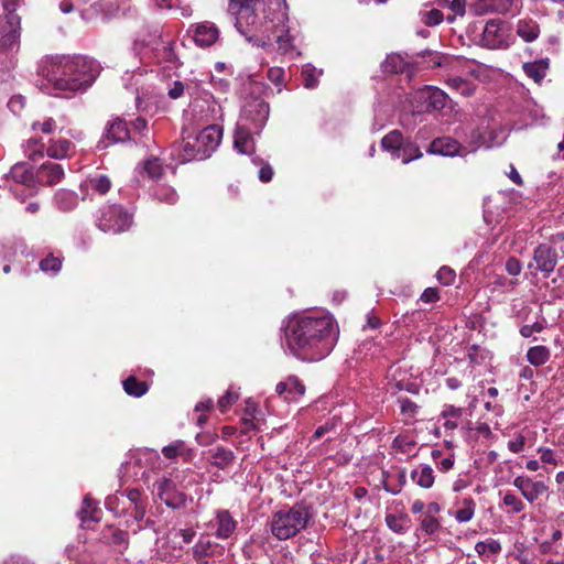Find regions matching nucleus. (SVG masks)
<instances>
[{
	"instance_id": "a19ab883",
	"label": "nucleus",
	"mask_w": 564,
	"mask_h": 564,
	"mask_svg": "<svg viewBox=\"0 0 564 564\" xmlns=\"http://www.w3.org/2000/svg\"><path fill=\"white\" fill-rule=\"evenodd\" d=\"M527 360L534 367L546 364L551 357L550 349L546 346L538 345L530 347L527 351Z\"/></svg>"
},
{
	"instance_id": "c9c22d12",
	"label": "nucleus",
	"mask_w": 564,
	"mask_h": 564,
	"mask_svg": "<svg viewBox=\"0 0 564 564\" xmlns=\"http://www.w3.org/2000/svg\"><path fill=\"white\" fill-rule=\"evenodd\" d=\"M517 34L524 42H533L539 37L540 26L533 19H521L517 24Z\"/></svg>"
},
{
	"instance_id": "393cba45",
	"label": "nucleus",
	"mask_w": 564,
	"mask_h": 564,
	"mask_svg": "<svg viewBox=\"0 0 564 564\" xmlns=\"http://www.w3.org/2000/svg\"><path fill=\"white\" fill-rule=\"evenodd\" d=\"M476 511V501L473 497L466 496L456 498L453 502V507L448 510V516L453 517L458 523L469 522Z\"/></svg>"
},
{
	"instance_id": "1a4fd4ad",
	"label": "nucleus",
	"mask_w": 564,
	"mask_h": 564,
	"mask_svg": "<svg viewBox=\"0 0 564 564\" xmlns=\"http://www.w3.org/2000/svg\"><path fill=\"white\" fill-rule=\"evenodd\" d=\"M95 225L105 234L119 235L133 225V213L120 204H107L97 210Z\"/></svg>"
},
{
	"instance_id": "338daca9",
	"label": "nucleus",
	"mask_w": 564,
	"mask_h": 564,
	"mask_svg": "<svg viewBox=\"0 0 564 564\" xmlns=\"http://www.w3.org/2000/svg\"><path fill=\"white\" fill-rule=\"evenodd\" d=\"M398 403L403 415L409 417H413L415 415L417 405L413 401L408 398H399Z\"/></svg>"
},
{
	"instance_id": "3c124183",
	"label": "nucleus",
	"mask_w": 564,
	"mask_h": 564,
	"mask_svg": "<svg viewBox=\"0 0 564 564\" xmlns=\"http://www.w3.org/2000/svg\"><path fill=\"white\" fill-rule=\"evenodd\" d=\"M86 187L99 193L100 195H105L110 189L111 182L108 176L100 174L89 178L86 182Z\"/></svg>"
},
{
	"instance_id": "680f3d73",
	"label": "nucleus",
	"mask_w": 564,
	"mask_h": 564,
	"mask_svg": "<svg viewBox=\"0 0 564 564\" xmlns=\"http://www.w3.org/2000/svg\"><path fill=\"white\" fill-rule=\"evenodd\" d=\"M502 502L505 506L509 507L510 511L513 513H520L524 510V503L522 500L511 492H507L503 496Z\"/></svg>"
},
{
	"instance_id": "c03bdc74",
	"label": "nucleus",
	"mask_w": 564,
	"mask_h": 564,
	"mask_svg": "<svg viewBox=\"0 0 564 564\" xmlns=\"http://www.w3.org/2000/svg\"><path fill=\"white\" fill-rule=\"evenodd\" d=\"M442 415L445 419L444 427L454 431L458 426V421L463 415V409L454 405H445Z\"/></svg>"
},
{
	"instance_id": "72a5a7b5",
	"label": "nucleus",
	"mask_w": 564,
	"mask_h": 564,
	"mask_svg": "<svg viewBox=\"0 0 564 564\" xmlns=\"http://www.w3.org/2000/svg\"><path fill=\"white\" fill-rule=\"evenodd\" d=\"M404 140L399 130H393L382 138L381 147L390 152L392 159L397 160L401 158V147Z\"/></svg>"
},
{
	"instance_id": "37998d69",
	"label": "nucleus",
	"mask_w": 564,
	"mask_h": 564,
	"mask_svg": "<svg viewBox=\"0 0 564 564\" xmlns=\"http://www.w3.org/2000/svg\"><path fill=\"white\" fill-rule=\"evenodd\" d=\"M153 196L158 200L170 205L175 204L178 199L176 191L173 187L165 184H156L155 187L153 188Z\"/></svg>"
},
{
	"instance_id": "6e6552de",
	"label": "nucleus",
	"mask_w": 564,
	"mask_h": 564,
	"mask_svg": "<svg viewBox=\"0 0 564 564\" xmlns=\"http://www.w3.org/2000/svg\"><path fill=\"white\" fill-rule=\"evenodd\" d=\"M105 506L116 517L130 513L133 520L139 523L145 517L148 498L140 489L131 488L126 492L109 495L105 500Z\"/></svg>"
},
{
	"instance_id": "f03ea898",
	"label": "nucleus",
	"mask_w": 564,
	"mask_h": 564,
	"mask_svg": "<svg viewBox=\"0 0 564 564\" xmlns=\"http://www.w3.org/2000/svg\"><path fill=\"white\" fill-rule=\"evenodd\" d=\"M339 335L335 318L324 311L291 316L284 326V343L296 358L318 361L334 349Z\"/></svg>"
},
{
	"instance_id": "69168bd1",
	"label": "nucleus",
	"mask_w": 564,
	"mask_h": 564,
	"mask_svg": "<svg viewBox=\"0 0 564 564\" xmlns=\"http://www.w3.org/2000/svg\"><path fill=\"white\" fill-rule=\"evenodd\" d=\"M238 393L232 391V390H228L223 397L219 398L218 400V408L221 412H226L229 406L235 403L237 400H238Z\"/></svg>"
},
{
	"instance_id": "a878e982",
	"label": "nucleus",
	"mask_w": 564,
	"mask_h": 564,
	"mask_svg": "<svg viewBox=\"0 0 564 564\" xmlns=\"http://www.w3.org/2000/svg\"><path fill=\"white\" fill-rule=\"evenodd\" d=\"M99 540L120 553L127 550L129 544L128 533L112 524L101 530Z\"/></svg>"
},
{
	"instance_id": "052dcab7",
	"label": "nucleus",
	"mask_w": 564,
	"mask_h": 564,
	"mask_svg": "<svg viewBox=\"0 0 564 564\" xmlns=\"http://www.w3.org/2000/svg\"><path fill=\"white\" fill-rule=\"evenodd\" d=\"M252 163L254 165H260V170H259V180L263 183H268L272 180L273 177V170L271 167L270 164L268 163H264L263 160L259 156H253L252 158Z\"/></svg>"
},
{
	"instance_id": "4c0bfd02",
	"label": "nucleus",
	"mask_w": 564,
	"mask_h": 564,
	"mask_svg": "<svg viewBox=\"0 0 564 564\" xmlns=\"http://www.w3.org/2000/svg\"><path fill=\"white\" fill-rule=\"evenodd\" d=\"M24 155L31 161H39L44 158L46 153L45 144L40 138H30L23 145Z\"/></svg>"
},
{
	"instance_id": "b1692460",
	"label": "nucleus",
	"mask_w": 564,
	"mask_h": 564,
	"mask_svg": "<svg viewBox=\"0 0 564 564\" xmlns=\"http://www.w3.org/2000/svg\"><path fill=\"white\" fill-rule=\"evenodd\" d=\"M189 31L195 44L200 47L212 46L219 37L218 28L209 21L192 25Z\"/></svg>"
},
{
	"instance_id": "ddd939ff",
	"label": "nucleus",
	"mask_w": 564,
	"mask_h": 564,
	"mask_svg": "<svg viewBox=\"0 0 564 564\" xmlns=\"http://www.w3.org/2000/svg\"><path fill=\"white\" fill-rule=\"evenodd\" d=\"M160 46L163 48V57L171 62L175 55L170 41H162L161 33L158 28L144 26L138 32L133 40V50L139 51L144 47H150L152 51H159Z\"/></svg>"
},
{
	"instance_id": "6ab92c4d",
	"label": "nucleus",
	"mask_w": 564,
	"mask_h": 564,
	"mask_svg": "<svg viewBox=\"0 0 564 564\" xmlns=\"http://www.w3.org/2000/svg\"><path fill=\"white\" fill-rule=\"evenodd\" d=\"M129 138L130 131L126 121L116 119L107 126L104 135L98 141L97 148L100 150L107 149L109 145L124 142L129 140Z\"/></svg>"
},
{
	"instance_id": "a18cd8bd",
	"label": "nucleus",
	"mask_w": 564,
	"mask_h": 564,
	"mask_svg": "<svg viewBox=\"0 0 564 564\" xmlns=\"http://www.w3.org/2000/svg\"><path fill=\"white\" fill-rule=\"evenodd\" d=\"M446 84L451 89L458 91L463 96H470L475 91L474 84L459 76L449 77Z\"/></svg>"
},
{
	"instance_id": "f8f14e48",
	"label": "nucleus",
	"mask_w": 564,
	"mask_h": 564,
	"mask_svg": "<svg viewBox=\"0 0 564 564\" xmlns=\"http://www.w3.org/2000/svg\"><path fill=\"white\" fill-rule=\"evenodd\" d=\"M153 495L169 508L180 509L186 505L187 496L169 477H160L153 484Z\"/></svg>"
},
{
	"instance_id": "473e14b6",
	"label": "nucleus",
	"mask_w": 564,
	"mask_h": 564,
	"mask_svg": "<svg viewBox=\"0 0 564 564\" xmlns=\"http://www.w3.org/2000/svg\"><path fill=\"white\" fill-rule=\"evenodd\" d=\"M196 535L194 528H173L167 534L169 542L174 549H183L185 544H189Z\"/></svg>"
},
{
	"instance_id": "58836bf2",
	"label": "nucleus",
	"mask_w": 564,
	"mask_h": 564,
	"mask_svg": "<svg viewBox=\"0 0 564 564\" xmlns=\"http://www.w3.org/2000/svg\"><path fill=\"white\" fill-rule=\"evenodd\" d=\"M209 453L213 458V465L219 469H226L235 459L234 452L223 446H216Z\"/></svg>"
},
{
	"instance_id": "c85d7f7f",
	"label": "nucleus",
	"mask_w": 564,
	"mask_h": 564,
	"mask_svg": "<svg viewBox=\"0 0 564 564\" xmlns=\"http://www.w3.org/2000/svg\"><path fill=\"white\" fill-rule=\"evenodd\" d=\"M75 153V144L65 137L52 138L46 147V155L54 160H63Z\"/></svg>"
},
{
	"instance_id": "aec40b11",
	"label": "nucleus",
	"mask_w": 564,
	"mask_h": 564,
	"mask_svg": "<svg viewBox=\"0 0 564 564\" xmlns=\"http://www.w3.org/2000/svg\"><path fill=\"white\" fill-rule=\"evenodd\" d=\"M414 59L408 54L391 53L381 63V69L390 74H406L409 77L413 74Z\"/></svg>"
},
{
	"instance_id": "49530a36",
	"label": "nucleus",
	"mask_w": 564,
	"mask_h": 564,
	"mask_svg": "<svg viewBox=\"0 0 564 564\" xmlns=\"http://www.w3.org/2000/svg\"><path fill=\"white\" fill-rule=\"evenodd\" d=\"M56 207L62 212H70L77 205V196L73 192L61 191L55 195Z\"/></svg>"
},
{
	"instance_id": "4be33fe9",
	"label": "nucleus",
	"mask_w": 564,
	"mask_h": 564,
	"mask_svg": "<svg viewBox=\"0 0 564 564\" xmlns=\"http://www.w3.org/2000/svg\"><path fill=\"white\" fill-rule=\"evenodd\" d=\"M4 180L33 188L36 185V171L25 162H18L4 175Z\"/></svg>"
},
{
	"instance_id": "f704fd0d",
	"label": "nucleus",
	"mask_w": 564,
	"mask_h": 564,
	"mask_svg": "<svg viewBox=\"0 0 564 564\" xmlns=\"http://www.w3.org/2000/svg\"><path fill=\"white\" fill-rule=\"evenodd\" d=\"M423 97L427 104V108L432 110H442L446 107L448 96L445 91L437 87H426Z\"/></svg>"
},
{
	"instance_id": "de8ad7c7",
	"label": "nucleus",
	"mask_w": 564,
	"mask_h": 564,
	"mask_svg": "<svg viewBox=\"0 0 564 564\" xmlns=\"http://www.w3.org/2000/svg\"><path fill=\"white\" fill-rule=\"evenodd\" d=\"M123 389L127 394L140 398L148 392V384L143 381L137 380L134 377H129L123 381Z\"/></svg>"
},
{
	"instance_id": "5701e85b",
	"label": "nucleus",
	"mask_w": 564,
	"mask_h": 564,
	"mask_svg": "<svg viewBox=\"0 0 564 564\" xmlns=\"http://www.w3.org/2000/svg\"><path fill=\"white\" fill-rule=\"evenodd\" d=\"M275 392L288 402L299 401L305 393V386L296 376H289L275 386Z\"/></svg>"
},
{
	"instance_id": "4d7b16f0",
	"label": "nucleus",
	"mask_w": 564,
	"mask_h": 564,
	"mask_svg": "<svg viewBox=\"0 0 564 564\" xmlns=\"http://www.w3.org/2000/svg\"><path fill=\"white\" fill-rule=\"evenodd\" d=\"M386 523L391 531H393L398 534H403L408 530V524H406L408 521L403 517H398L394 514H387Z\"/></svg>"
},
{
	"instance_id": "c756f323",
	"label": "nucleus",
	"mask_w": 564,
	"mask_h": 564,
	"mask_svg": "<svg viewBox=\"0 0 564 564\" xmlns=\"http://www.w3.org/2000/svg\"><path fill=\"white\" fill-rule=\"evenodd\" d=\"M269 90L268 85L258 80L254 75H248L241 83L240 96L245 100H252L254 98L262 99L261 97Z\"/></svg>"
},
{
	"instance_id": "bf43d9fd",
	"label": "nucleus",
	"mask_w": 564,
	"mask_h": 564,
	"mask_svg": "<svg viewBox=\"0 0 564 564\" xmlns=\"http://www.w3.org/2000/svg\"><path fill=\"white\" fill-rule=\"evenodd\" d=\"M420 528L425 534L432 535L438 531L441 522L436 517L424 516L421 519Z\"/></svg>"
},
{
	"instance_id": "e2e57ef3",
	"label": "nucleus",
	"mask_w": 564,
	"mask_h": 564,
	"mask_svg": "<svg viewBox=\"0 0 564 564\" xmlns=\"http://www.w3.org/2000/svg\"><path fill=\"white\" fill-rule=\"evenodd\" d=\"M436 279L443 285H452L455 282L456 273L452 268L443 265L438 269L436 273Z\"/></svg>"
},
{
	"instance_id": "0e129e2a",
	"label": "nucleus",
	"mask_w": 564,
	"mask_h": 564,
	"mask_svg": "<svg viewBox=\"0 0 564 564\" xmlns=\"http://www.w3.org/2000/svg\"><path fill=\"white\" fill-rule=\"evenodd\" d=\"M545 328V321H536L533 324L523 325L520 335L524 338L531 337L534 333H541Z\"/></svg>"
},
{
	"instance_id": "8fccbe9b",
	"label": "nucleus",
	"mask_w": 564,
	"mask_h": 564,
	"mask_svg": "<svg viewBox=\"0 0 564 564\" xmlns=\"http://www.w3.org/2000/svg\"><path fill=\"white\" fill-rule=\"evenodd\" d=\"M420 148L410 140H404L401 147V160L403 164H408L413 160L422 158Z\"/></svg>"
},
{
	"instance_id": "5fc2aeb1",
	"label": "nucleus",
	"mask_w": 564,
	"mask_h": 564,
	"mask_svg": "<svg viewBox=\"0 0 564 564\" xmlns=\"http://www.w3.org/2000/svg\"><path fill=\"white\" fill-rule=\"evenodd\" d=\"M322 72L317 70L314 66L307 64L302 69L303 85L305 88L312 89L317 86L318 77Z\"/></svg>"
},
{
	"instance_id": "6e6d98bb",
	"label": "nucleus",
	"mask_w": 564,
	"mask_h": 564,
	"mask_svg": "<svg viewBox=\"0 0 564 564\" xmlns=\"http://www.w3.org/2000/svg\"><path fill=\"white\" fill-rule=\"evenodd\" d=\"M107 3L104 1H94L89 8L82 11L84 20H91L98 17H104L106 13Z\"/></svg>"
},
{
	"instance_id": "a211bd4d",
	"label": "nucleus",
	"mask_w": 564,
	"mask_h": 564,
	"mask_svg": "<svg viewBox=\"0 0 564 564\" xmlns=\"http://www.w3.org/2000/svg\"><path fill=\"white\" fill-rule=\"evenodd\" d=\"M427 153L443 156H466V145L451 137L434 139L429 145Z\"/></svg>"
},
{
	"instance_id": "423d86ee",
	"label": "nucleus",
	"mask_w": 564,
	"mask_h": 564,
	"mask_svg": "<svg viewBox=\"0 0 564 564\" xmlns=\"http://www.w3.org/2000/svg\"><path fill=\"white\" fill-rule=\"evenodd\" d=\"M223 138V130L218 124H207L196 135L183 138L180 145V155L183 162L206 160L218 148Z\"/></svg>"
},
{
	"instance_id": "0eeeda50",
	"label": "nucleus",
	"mask_w": 564,
	"mask_h": 564,
	"mask_svg": "<svg viewBox=\"0 0 564 564\" xmlns=\"http://www.w3.org/2000/svg\"><path fill=\"white\" fill-rule=\"evenodd\" d=\"M312 518L311 508L304 503L282 509L273 513L271 532L278 540H288L304 530Z\"/></svg>"
},
{
	"instance_id": "603ef678",
	"label": "nucleus",
	"mask_w": 564,
	"mask_h": 564,
	"mask_svg": "<svg viewBox=\"0 0 564 564\" xmlns=\"http://www.w3.org/2000/svg\"><path fill=\"white\" fill-rule=\"evenodd\" d=\"M475 551L478 555L498 554L501 551V544L495 539H487L479 541L475 545Z\"/></svg>"
},
{
	"instance_id": "e433bc0d",
	"label": "nucleus",
	"mask_w": 564,
	"mask_h": 564,
	"mask_svg": "<svg viewBox=\"0 0 564 564\" xmlns=\"http://www.w3.org/2000/svg\"><path fill=\"white\" fill-rule=\"evenodd\" d=\"M524 74L532 78L535 83H541L546 76V72L549 69L547 59H539L534 62L524 63L523 66Z\"/></svg>"
},
{
	"instance_id": "bb28decb",
	"label": "nucleus",
	"mask_w": 564,
	"mask_h": 564,
	"mask_svg": "<svg viewBox=\"0 0 564 564\" xmlns=\"http://www.w3.org/2000/svg\"><path fill=\"white\" fill-rule=\"evenodd\" d=\"M490 138L487 139L484 133H481L478 129H471L469 134H466V139H464L463 144L466 145V153L470 154L477 151L478 148H491L498 147L502 144L505 138L502 140H496L497 134L495 131H490Z\"/></svg>"
},
{
	"instance_id": "9b49d317",
	"label": "nucleus",
	"mask_w": 564,
	"mask_h": 564,
	"mask_svg": "<svg viewBox=\"0 0 564 564\" xmlns=\"http://www.w3.org/2000/svg\"><path fill=\"white\" fill-rule=\"evenodd\" d=\"M482 44L491 50H502L510 46L512 35L507 22L499 19L490 20L482 31Z\"/></svg>"
},
{
	"instance_id": "ea45409f",
	"label": "nucleus",
	"mask_w": 564,
	"mask_h": 564,
	"mask_svg": "<svg viewBox=\"0 0 564 564\" xmlns=\"http://www.w3.org/2000/svg\"><path fill=\"white\" fill-rule=\"evenodd\" d=\"M392 448L408 458L416 456V442L406 435H398L392 442Z\"/></svg>"
},
{
	"instance_id": "f257e3e1",
	"label": "nucleus",
	"mask_w": 564,
	"mask_h": 564,
	"mask_svg": "<svg viewBox=\"0 0 564 564\" xmlns=\"http://www.w3.org/2000/svg\"><path fill=\"white\" fill-rule=\"evenodd\" d=\"M228 13L237 31L259 46L275 42L278 51L290 58L300 55V30L290 23L285 0H228Z\"/></svg>"
},
{
	"instance_id": "13d9d810",
	"label": "nucleus",
	"mask_w": 564,
	"mask_h": 564,
	"mask_svg": "<svg viewBox=\"0 0 564 564\" xmlns=\"http://www.w3.org/2000/svg\"><path fill=\"white\" fill-rule=\"evenodd\" d=\"M140 173L147 175L150 180H156L162 175L163 167L159 160L153 159L145 162Z\"/></svg>"
},
{
	"instance_id": "774afa93",
	"label": "nucleus",
	"mask_w": 564,
	"mask_h": 564,
	"mask_svg": "<svg viewBox=\"0 0 564 564\" xmlns=\"http://www.w3.org/2000/svg\"><path fill=\"white\" fill-rule=\"evenodd\" d=\"M422 20L426 25L434 26L443 21V13L437 9H432L423 14Z\"/></svg>"
},
{
	"instance_id": "dca6fc26",
	"label": "nucleus",
	"mask_w": 564,
	"mask_h": 564,
	"mask_svg": "<svg viewBox=\"0 0 564 564\" xmlns=\"http://www.w3.org/2000/svg\"><path fill=\"white\" fill-rule=\"evenodd\" d=\"M557 252L550 242L539 245L533 251L532 262L529 269H534L547 278L555 269L557 263Z\"/></svg>"
},
{
	"instance_id": "4468645a",
	"label": "nucleus",
	"mask_w": 564,
	"mask_h": 564,
	"mask_svg": "<svg viewBox=\"0 0 564 564\" xmlns=\"http://www.w3.org/2000/svg\"><path fill=\"white\" fill-rule=\"evenodd\" d=\"M160 463V455L156 451L143 448L131 453L129 459L122 463L121 468L126 473L132 469L134 476L141 474V477H147L148 470H154Z\"/></svg>"
},
{
	"instance_id": "7c9ffc66",
	"label": "nucleus",
	"mask_w": 564,
	"mask_h": 564,
	"mask_svg": "<svg viewBox=\"0 0 564 564\" xmlns=\"http://www.w3.org/2000/svg\"><path fill=\"white\" fill-rule=\"evenodd\" d=\"M100 513L101 510L97 502L89 495L85 496L82 507L77 512L82 527L88 528L91 522H99Z\"/></svg>"
},
{
	"instance_id": "412c9836",
	"label": "nucleus",
	"mask_w": 564,
	"mask_h": 564,
	"mask_svg": "<svg viewBox=\"0 0 564 564\" xmlns=\"http://www.w3.org/2000/svg\"><path fill=\"white\" fill-rule=\"evenodd\" d=\"M512 485L520 490L529 502H534L547 490V486L543 481L533 480L525 476L516 477Z\"/></svg>"
},
{
	"instance_id": "79ce46f5",
	"label": "nucleus",
	"mask_w": 564,
	"mask_h": 564,
	"mask_svg": "<svg viewBox=\"0 0 564 564\" xmlns=\"http://www.w3.org/2000/svg\"><path fill=\"white\" fill-rule=\"evenodd\" d=\"M63 257L53 253L47 254L39 263L40 270L51 276H55L62 269Z\"/></svg>"
},
{
	"instance_id": "2f4dec72",
	"label": "nucleus",
	"mask_w": 564,
	"mask_h": 564,
	"mask_svg": "<svg viewBox=\"0 0 564 564\" xmlns=\"http://www.w3.org/2000/svg\"><path fill=\"white\" fill-rule=\"evenodd\" d=\"M412 481L423 489H430L434 485L435 474L433 468L426 464H420L411 470Z\"/></svg>"
},
{
	"instance_id": "864d4df0",
	"label": "nucleus",
	"mask_w": 564,
	"mask_h": 564,
	"mask_svg": "<svg viewBox=\"0 0 564 564\" xmlns=\"http://www.w3.org/2000/svg\"><path fill=\"white\" fill-rule=\"evenodd\" d=\"M57 123L52 117H44L41 120H35L31 124L34 132H42L44 134H52L57 130Z\"/></svg>"
},
{
	"instance_id": "09e8293b",
	"label": "nucleus",
	"mask_w": 564,
	"mask_h": 564,
	"mask_svg": "<svg viewBox=\"0 0 564 564\" xmlns=\"http://www.w3.org/2000/svg\"><path fill=\"white\" fill-rule=\"evenodd\" d=\"M169 478H172L176 482V486L183 492H184V490L188 489L192 485L196 484V481H197L194 471H192L191 469L177 471V473L169 476Z\"/></svg>"
},
{
	"instance_id": "9d476101",
	"label": "nucleus",
	"mask_w": 564,
	"mask_h": 564,
	"mask_svg": "<svg viewBox=\"0 0 564 564\" xmlns=\"http://www.w3.org/2000/svg\"><path fill=\"white\" fill-rule=\"evenodd\" d=\"M189 109L199 121L208 124H216L224 117L220 104L207 91L194 98L189 104Z\"/></svg>"
},
{
	"instance_id": "2eb2a0df",
	"label": "nucleus",
	"mask_w": 564,
	"mask_h": 564,
	"mask_svg": "<svg viewBox=\"0 0 564 564\" xmlns=\"http://www.w3.org/2000/svg\"><path fill=\"white\" fill-rule=\"evenodd\" d=\"M225 547L206 534H202L192 547L195 564H220Z\"/></svg>"
},
{
	"instance_id": "39448f33",
	"label": "nucleus",
	"mask_w": 564,
	"mask_h": 564,
	"mask_svg": "<svg viewBox=\"0 0 564 564\" xmlns=\"http://www.w3.org/2000/svg\"><path fill=\"white\" fill-rule=\"evenodd\" d=\"M22 0H2L6 18L0 20V80L6 82L17 65L20 50V17L14 13Z\"/></svg>"
},
{
	"instance_id": "7ed1b4c3",
	"label": "nucleus",
	"mask_w": 564,
	"mask_h": 564,
	"mask_svg": "<svg viewBox=\"0 0 564 564\" xmlns=\"http://www.w3.org/2000/svg\"><path fill=\"white\" fill-rule=\"evenodd\" d=\"M99 72V64L86 56H50L39 67V87L54 96L85 91L93 85Z\"/></svg>"
},
{
	"instance_id": "f3484780",
	"label": "nucleus",
	"mask_w": 564,
	"mask_h": 564,
	"mask_svg": "<svg viewBox=\"0 0 564 564\" xmlns=\"http://www.w3.org/2000/svg\"><path fill=\"white\" fill-rule=\"evenodd\" d=\"M208 527L214 531L216 538L226 540L235 533L238 522L228 510L219 509L215 511V516L209 521Z\"/></svg>"
},
{
	"instance_id": "cd10ccee",
	"label": "nucleus",
	"mask_w": 564,
	"mask_h": 564,
	"mask_svg": "<svg viewBox=\"0 0 564 564\" xmlns=\"http://www.w3.org/2000/svg\"><path fill=\"white\" fill-rule=\"evenodd\" d=\"M64 177V169L61 164L54 162H45L36 170V185H56Z\"/></svg>"
},
{
	"instance_id": "20e7f679",
	"label": "nucleus",
	"mask_w": 564,
	"mask_h": 564,
	"mask_svg": "<svg viewBox=\"0 0 564 564\" xmlns=\"http://www.w3.org/2000/svg\"><path fill=\"white\" fill-rule=\"evenodd\" d=\"M270 113V107L263 99L245 100L237 121L234 148L240 154L254 153V135H259L264 128Z\"/></svg>"
}]
</instances>
